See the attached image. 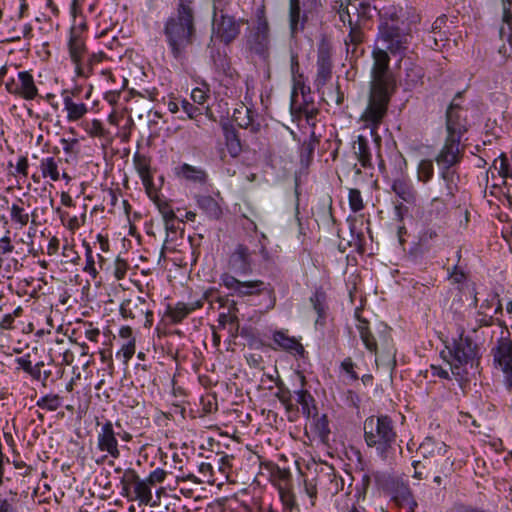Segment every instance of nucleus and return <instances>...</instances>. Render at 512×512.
<instances>
[{
    "instance_id": "1",
    "label": "nucleus",
    "mask_w": 512,
    "mask_h": 512,
    "mask_svg": "<svg viewBox=\"0 0 512 512\" xmlns=\"http://www.w3.org/2000/svg\"><path fill=\"white\" fill-rule=\"evenodd\" d=\"M368 103L360 119L369 127L372 134L387 114L391 95L395 90V80L389 72L390 57L385 49H374Z\"/></svg>"
},
{
    "instance_id": "2",
    "label": "nucleus",
    "mask_w": 512,
    "mask_h": 512,
    "mask_svg": "<svg viewBox=\"0 0 512 512\" xmlns=\"http://www.w3.org/2000/svg\"><path fill=\"white\" fill-rule=\"evenodd\" d=\"M162 33L171 56L180 63L186 61L197 35L194 0H178L176 11L165 21Z\"/></svg>"
},
{
    "instance_id": "3",
    "label": "nucleus",
    "mask_w": 512,
    "mask_h": 512,
    "mask_svg": "<svg viewBox=\"0 0 512 512\" xmlns=\"http://www.w3.org/2000/svg\"><path fill=\"white\" fill-rule=\"evenodd\" d=\"M382 22L379 25L378 40L385 50L393 55H403L411 42L412 26L420 21V16L412 8L403 9L394 5L380 10Z\"/></svg>"
},
{
    "instance_id": "4",
    "label": "nucleus",
    "mask_w": 512,
    "mask_h": 512,
    "mask_svg": "<svg viewBox=\"0 0 512 512\" xmlns=\"http://www.w3.org/2000/svg\"><path fill=\"white\" fill-rule=\"evenodd\" d=\"M364 439L375 448L377 456L391 464L395 458L397 433L392 419L386 415L370 416L364 421Z\"/></svg>"
},
{
    "instance_id": "5",
    "label": "nucleus",
    "mask_w": 512,
    "mask_h": 512,
    "mask_svg": "<svg viewBox=\"0 0 512 512\" xmlns=\"http://www.w3.org/2000/svg\"><path fill=\"white\" fill-rule=\"evenodd\" d=\"M442 356L459 383L467 381L470 370L476 369L479 364L477 345L470 337L462 335L451 347H447V352H442Z\"/></svg>"
},
{
    "instance_id": "6",
    "label": "nucleus",
    "mask_w": 512,
    "mask_h": 512,
    "mask_svg": "<svg viewBox=\"0 0 512 512\" xmlns=\"http://www.w3.org/2000/svg\"><path fill=\"white\" fill-rule=\"evenodd\" d=\"M372 478L378 486L390 492L392 499L400 506H408L413 510L417 503L410 487L404 482L393 480L389 475L381 472H373Z\"/></svg>"
},
{
    "instance_id": "7",
    "label": "nucleus",
    "mask_w": 512,
    "mask_h": 512,
    "mask_svg": "<svg viewBox=\"0 0 512 512\" xmlns=\"http://www.w3.org/2000/svg\"><path fill=\"white\" fill-rule=\"evenodd\" d=\"M447 451V445L444 442L429 437L426 438L418 448V453L424 459H433L435 461L444 459L440 472L445 476L451 475L454 465V461L451 460L450 457H446Z\"/></svg>"
},
{
    "instance_id": "8",
    "label": "nucleus",
    "mask_w": 512,
    "mask_h": 512,
    "mask_svg": "<svg viewBox=\"0 0 512 512\" xmlns=\"http://www.w3.org/2000/svg\"><path fill=\"white\" fill-rule=\"evenodd\" d=\"M223 9L224 7L215 11L213 8V33L221 42L229 44L240 34L241 23L232 16L221 14L218 17L217 13H222Z\"/></svg>"
},
{
    "instance_id": "9",
    "label": "nucleus",
    "mask_w": 512,
    "mask_h": 512,
    "mask_svg": "<svg viewBox=\"0 0 512 512\" xmlns=\"http://www.w3.org/2000/svg\"><path fill=\"white\" fill-rule=\"evenodd\" d=\"M120 314L125 319H145V326H151L153 322V312L150 309L149 303L140 296L124 300L120 305Z\"/></svg>"
},
{
    "instance_id": "10",
    "label": "nucleus",
    "mask_w": 512,
    "mask_h": 512,
    "mask_svg": "<svg viewBox=\"0 0 512 512\" xmlns=\"http://www.w3.org/2000/svg\"><path fill=\"white\" fill-rule=\"evenodd\" d=\"M220 281L239 297L259 295L264 290V282L261 280L240 281L228 273L222 274Z\"/></svg>"
},
{
    "instance_id": "11",
    "label": "nucleus",
    "mask_w": 512,
    "mask_h": 512,
    "mask_svg": "<svg viewBox=\"0 0 512 512\" xmlns=\"http://www.w3.org/2000/svg\"><path fill=\"white\" fill-rule=\"evenodd\" d=\"M100 429L97 433V448L101 452H105L107 456L117 459L120 457V449L117 439V434L114 430L113 423L110 420L100 424Z\"/></svg>"
},
{
    "instance_id": "12",
    "label": "nucleus",
    "mask_w": 512,
    "mask_h": 512,
    "mask_svg": "<svg viewBox=\"0 0 512 512\" xmlns=\"http://www.w3.org/2000/svg\"><path fill=\"white\" fill-rule=\"evenodd\" d=\"M440 168V179L442 183H440V193L439 195L433 197L431 204H441L444 205L448 201H450L456 191L458 190V180L459 176L457 172L453 169V167H439Z\"/></svg>"
},
{
    "instance_id": "13",
    "label": "nucleus",
    "mask_w": 512,
    "mask_h": 512,
    "mask_svg": "<svg viewBox=\"0 0 512 512\" xmlns=\"http://www.w3.org/2000/svg\"><path fill=\"white\" fill-rule=\"evenodd\" d=\"M357 330L366 349L371 353L377 354L378 344L387 345L389 342V332L387 326H383L377 332L371 331L368 322L365 319H358Z\"/></svg>"
},
{
    "instance_id": "14",
    "label": "nucleus",
    "mask_w": 512,
    "mask_h": 512,
    "mask_svg": "<svg viewBox=\"0 0 512 512\" xmlns=\"http://www.w3.org/2000/svg\"><path fill=\"white\" fill-rule=\"evenodd\" d=\"M212 303L214 301L219 303L220 307H227V312H222L219 314L218 323L220 327L225 328L226 325L229 326V334L232 338H236L239 333V318H238V308L235 301L229 302L227 298L220 297L214 291V295L212 296Z\"/></svg>"
},
{
    "instance_id": "15",
    "label": "nucleus",
    "mask_w": 512,
    "mask_h": 512,
    "mask_svg": "<svg viewBox=\"0 0 512 512\" xmlns=\"http://www.w3.org/2000/svg\"><path fill=\"white\" fill-rule=\"evenodd\" d=\"M461 139L446 136L444 145L435 157V161L439 167H454L460 163L464 147L460 146Z\"/></svg>"
},
{
    "instance_id": "16",
    "label": "nucleus",
    "mask_w": 512,
    "mask_h": 512,
    "mask_svg": "<svg viewBox=\"0 0 512 512\" xmlns=\"http://www.w3.org/2000/svg\"><path fill=\"white\" fill-rule=\"evenodd\" d=\"M493 361L496 368L504 371L512 364V339L507 327L501 331V336L492 349Z\"/></svg>"
},
{
    "instance_id": "17",
    "label": "nucleus",
    "mask_w": 512,
    "mask_h": 512,
    "mask_svg": "<svg viewBox=\"0 0 512 512\" xmlns=\"http://www.w3.org/2000/svg\"><path fill=\"white\" fill-rule=\"evenodd\" d=\"M463 113L464 110L454 99L446 111L447 136L462 139L463 135L467 132V121Z\"/></svg>"
},
{
    "instance_id": "18",
    "label": "nucleus",
    "mask_w": 512,
    "mask_h": 512,
    "mask_svg": "<svg viewBox=\"0 0 512 512\" xmlns=\"http://www.w3.org/2000/svg\"><path fill=\"white\" fill-rule=\"evenodd\" d=\"M248 42L251 49L257 54L265 55L267 53L270 44L269 24L263 13L258 15Z\"/></svg>"
},
{
    "instance_id": "19",
    "label": "nucleus",
    "mask_w": 512,
    "mask_h": 512,
    "mask_svg": "<svg viewBox=\"0 0 512 512\" xmlns=\"http://www.w3.org/2000/svg\"><path fill=\"white\" fill-rule=\"evenodd\" d=\"M5 86L9 93L18 95L25 100H33L38 95L34 78L28 71L19 72L18 81L12 79Z\"/></svg>"
},
{
    "instance_id": "20",
    "label": "nucleus",
    "mask_w": 512,
    "mask_h": 512,
    "mask_svg": "<svg viewBox=\"0 0 512 512\" xmlns=\"http://www.w3.org/2000/svg\"><path fill=\"white\" fill-rule=\"evenodd\" d=\"M213 295L214 290L211 289L206 291L199 300L190 303L178 302L175 306H168L166 314L173 323H180L190 313L201 308L204 302H209L212 305Z\"/></svg>"
},
{
    "instance_id": "21",
    "label": "nucleus",
    "mask_w": 512,
    "mask_h": 512,
    "mask_svg": "<svg viewBox=\"0 0 512 512\" xmlns=\"http://www.w3.org/2000/svg\"><path fill=\"white\" fill-rule=\"evenodd\" d=\"M77 94L76 90H63L61 95L63 98L64 110L66 111V119L68 122H77L82 119L89 111L87 105L83 102L74 100Z\"/></svg>"
},
{
    "instance_id": "22",
    "label": "nucleus",
    "mask_w": 512,
    "mask_h": 512,
    "mask_svg": "<svg viewBox=\"0 0 512 512\" xmlns=\"http://www.w3.org/2000/svg\"><path fill=\"white\" fill-rule=\"evenodd\" d=\"M251 252L243 244H239L235 251L231 254L229 265L237 274H248L251 272Z\"/></svg>"
},
{
    "instance_id": "23",
    "label": "nucleus",
    "mask_w": 512,
    "mask_h": 512,
    "mask_svg": "<svg viewBox=\"0 0 512 512\" xmlns=\"http://www.w3.org/2000/svg\"><path fill=\"white\" fill-rule=\"evenodd\" d=\"M60 163V158H55L52 156L42 158L40 160L39 168L43 178H49L54 182L60 180V178L69 181L70 177L66 172H63L62 174L60 173Z\"/></svg>"
},
{
    "instance_id": "24",
    "label": "nucleus",
    "mask_w": 512,
    "mask_h": 512,
    "mask_svg": "<svg viewBox=\"0 0 512 512\" xmlns=\"http://www.w3.org/2000/svg\"><path fill=\"white\" fill-rule=\"evenodd\" d=\"M332 76V62L327 50L321 49L317 58V76L315 83L318 88L323 87Z\"/></svg>"
},
{
    "instance_id": "25",
    "label": "nucleus",
    "mask_w": 512,
    "mask_h": 512,
    "mask_svg": "<svg viewBox=\"0 0 512 512\" xmlns=\"http://www.w3.org/2000/svg\"><path fill=\"white\" fill-rule=\"evenodd\" d=\"M131 501H138L140 505H149L152 500V491L146 479H140L124 494Z\"/></svg>"
},
{
    "instance_id": "26",
    "label": "nucleus",
    "mask_w": 512,
    "mask_h": 512,
    "mask_svg": "<svg viewBox=\"0 0 512 512\" xmlns=\"http://www.w3.org/2000/svg\"><path fill=\"white\" fill-rule=\"evenodd\" d=\"M273 341L278 348L288 351L296 355H302L304 348L302 344L292 336H289L287 332L276 331L273 334Z\"/></svg>"
},
{
    "instance_id": "27",
    "label": "nucleus",
    "mask_w": 512,
    "mask_h": 512,
    "mask_svg": "<svg viewBox=\"0 0 512 512\" xmlns=\"http://www.w3.org/2000/svg\"><path fill=\"white\" fill-rule=\"evenodd\" d=\"M502 13L499 35L502 40L512 42V0H501Z\"/></svg>"
},
{
    "instance_id": "28",
    "label": "nucleus",
    "mask_w": 512,
    "mask_h": 512,
    "mask_svg": "<svg viewBox=\"0 0 512 512\" xmlns=\"http://www.w3.org/2000/svg\"><path fill=\"white\" fill-rule=\"evenodd\" d=\"M22 498L16 490L0 493V512H22Z\"/></svg>"
},
{
    "instance_id": "29",
    "label": "nucleus",
    "mask_w": 512,
    "mask_h": 512,
    "mask_svg": "<svg viewBox=\"0 0 512 512\" xmlns=\"http://www.w3.org/2000/svg\"><path fill=\"white\" fill-rule=\"evenodd\" d=\"M10 219L17 228L22 229L29 223L30 214L25 208V202L22 199H17L9 207Z\"/></svg>"
},
{
    "instance_id": "30",
    "label": "nucleus",
    "mask_w": 512,
    "mask_h": 512,
    "mask_svg": "<svg viewBox=\"0 0 512 512\" xmlns=\"http://www.w3.org/2000/svg\"><path fill=\"white\" fill-rule=\"evenodd\" d=\"M392 190L404 202L412 204L417 199V191L412 183L404 179H396L392 184Z\"/></svg>"
},
{
    "instance_id": "31",
    "label": "nucleus",
    "mask_w": 512,
    "mask_h": 512,
    "mask_svg": "<svg viewBox=\"0 0 512 512\" xmlns=\"http://www.w3.org/2000/svg\"><path fill=\"white\" fill-rule=\"evenodd\" d=\"M305 16L301 17L300 0H289V24L292 35L304 28Z\"/></svg>"
},
{
    "instance_id": "32",
    "label": "nucleus",
    "mask_w": 512,
    "mask_h": 512,
    "mask_svg": "<svg viewBox=\"0 0 512 512\" xmlns=\"http://www.w3.org/2000/svg\"><path fill=\"white\" fill-rule=\"evenodd\" d=\"M133 163L138 172L144 186L151 184L150 159L143 154L135 153Z\"/></svg>"
},
{
    "instance_id": "33",
    "label": "nucleus",
    "mask_w": 512,
    "mask_h": 512,
    "mask_svg": "<svg viewBox=\"0 0 512 512\" xmlns=\"http://www.w3.org/2000/svg\"><path fill=\"white\" fill-rule=\"evenodd\" d=\"M69 55L74 64L82 61L86 53L83 39L74 31L71 32L69 43Z\"/></svg>"
},
{
    "instance_id": "34",
    "label": "nucleus",
    "mask_w": 512,
    "mask_h": 512,
    "mask_svg": "<svg viewBox=\"0 0 512 512\" xmlns=\"http://www.w3.org/2000/svg\"><path fill=\"white\" fill-rule=\"evenodd\" d=\"M223 134L228 153L231 157H237L242 151V146L236 131L232 127L224 125Z\"/></svg>"
},
{
    "instance_id": "35",
    "label": "nucleus",
    "mask_w": 512,
    "mask_h": 512,
    "mask_svg": "<svg viewBox=\"0 0 512 512\" xmlns=\"http://www.w3.org/2000/svg\"><path fill=\"white\" fill-rule=\"evenodd\" d=\"M198 206L213 219H218L221 214V208L218 202L211 196H200L197 200Z\"/></svg>"
},
{
    "instance_id": "36",
    "label": "nucleus",
    "mask_w": 512,
    "mask_h": 512,
    "mask_svg": "<svg viewBox=\"0 0 512 512\" xmlns=\"http://www.w3.org/2000/svg\"><path fill=\"white\" fill-rule=\"evenodd\" d=\"M223 84L226 87L225 94L231 98H236L239 96L241 92V87H239V75L235 70H228L225 73V77L222 79Z\"/></svg>"
},
{
    "instance_id": "37",
    "label": "nucleus",
    "mask_w": 512,
    "mask_h": 512,
    "mask_svg": "<svg viewBox=\"0 0 512 512\" xmlns=\"http://www.w3.org/2000/svg\"><path fill=\"white\" fill-rule=\"evenodd\" d=\"M354 147H356L355 154L357 155V158H358L359 162L361 163V165L364 168L370 167L371 166V153L369 150V145H368L367 139L362 135L358 136Z\"/></svg>"
},
{
    "instance_id": "38",
    "label": "nucleus",
    "mask_w": 512,
    "mask_h": 512,
    "mask_svg": "<svg viewBox=\"0 0 512 512\" xmlns=\"http://www.w3.org/2000/svg\"><path fill=\"white\" fill-rule=\"evenodd\" d=\"M179 174L187 180L200 183L204 182L207 178V174L204 170L186 163L179 167Z\"/></svg>"
},
{
    "instance_id": "39",
    "label": "nucleus",
    "mask_w": 512,
    "mask_h": 512,
    "mask_svg": "<svg viewBox=\"0 0 512 512\" xmlns=\"http://www.w3.org/2000/svg\"><path fill=\"white\" fill-rule=\"evenodd\" d=\"M62 405V399L57 394H48L39 398L36 406L49 412L56 411Z\"/></svg>"
},
{
    "instance_id": "40",
    "label": "nucleus",
    "mask_w": 512,
    "mask_h": 512,
    "mask_svg": "<svg viewBox=\"0 0 512 512\" xmlns=\"http://www.w3.org/2000/svg\"><path fill=\"white\" fill-rule=\"evenodd\" d=\"M314 429L321 441L326 442L330 434L329 421L325 414L315 415L314 417Z\"/></svg>"
},
{
    "instance_id": "41",
    "label": "nucleus",
    "mask_w": 512,
    "mask_h": 512,
    "mask_svg": "<svg viewBox=\"0 0 512 512\" xmlns=\"http://www.w3.org/2000/svg\"><path fill=\"white\" fill-rule=\"evenodd\" d=\"M434 175L433 162L430 159H423L417 167V178L420 182L427 183Z\"/></svg>"
},
{
    "instance_id": "42",
    "label": "nucleus",
    "mask_w": 512,
    "mask_h": 512,
    "mask_svg": "<svg viewBox=\"0 0 512 512\" xmlns=\"http://www.w3.org/2000/svg\"><path fill=\"white\" fill-rule=\"evenodd\" d=\"M350 5L351 0H346L345 2L342 0H335L333 3V9L338 13L339 19L344 25H351L353 23L349 11Z\"/></svg>"
},
{
    "instance_id": "43",
    "label": "nucleus",
    "mask_w": 512,
    "mask_h": 512,
    "mask_svg": "<svg viewBox=\"0 0 512 512\" xmlns=\"http://www.w3.org/2000/svg\"><path fill=\"white\" fill-rule=\"evenodd\" d=\"M233 117L242 128H247L253 122V112L244 105L240 109L235 110Z\"/></svg>"
},
{
    "instance_id": "44",
    "label": "nucleus",
    "mask_w": 512,
    "mask_h": 512,
    "mask_svg": "<svg viewBox=\"0 0 512 512\" xmlns=\"http://www.w3.org/2000/svg\"><path fill=\"white\" fill-rule=\"evenodd\" d=\"M83 246L85 248V257H86V265L84 267V271L92 275L93 277H96L97 275V269H96V262L93 255L92 248L90 244L86 241H83Z\"/></svg>"
},
{
    "instance_id": "45",
    "label": "nucleus",
    "mask_w": 512,
    "mask_h": 512,
    "mask_svg": "<svg viewBox=\"0 0 512 512\" xmlns=\"http://www.w3.org/2000/svg\"><path fill=\"white\" fill-rule=\"evenodd\" d=\"M141 478L137 474V472L134 469H126L123 473V476L121 478V485L124 494L128 492L129 489L135 485L137 481H139Z\"/></svg>"
},
{
    "instance_id": "46",
    "label": "nucleus",
    "mask_w": 512,
    "mask_h": 512,
    "mask_svg": "<svg viewBox=\"0 0 512 512\" xmlns=\"http://www.w3.org/2000/svg\"><path fill=\"white\" fill-rule=\"evenodd\" d=\"M297 402L301 405L302 413L310 417L311 403L313 402L312 396L307 390H299L296 392Z\"/></svg>"
},
{
    "instance_id": "47",
    "label": "nucleus",
    "mask_w": 512,
    "mask_h": 512,
    "mask_svg": "<svg viewBox=\"0 0 512 512\" xmlns=\"http://www.w3.org/2000/svg\"><path fill=\"white\" fill-rule=\"evenodd\" d=\"M154 202L157 205V208H158L159 212L161 213L164 221L176 219L174 210L172 209L171 205L166 200L156 197L154 199Z\"/></svg>"
},
{
    "instance_id": "48",
    "label": "nucleus",
    "mask_w": 512,
    "mask_h": 512,
    "mask_svg": "<svg viewBox=\"0 0 512 512\" xmlns=\"http://www.w3.org/2000/svg\"><path fill=\"white\" fill-rule=\"evenodd\" d=\"M349 206L353 212H359L364 208L361 192L358 189L349 190Z\"/></svg>"
},
{
    "instance_id": "49",
    "label": "nucleus",
    "mask_w": 512,
    "mask_h": 512,
    "mask_svg": "<svg viewBox=\"0 0 512 512\" xmlns=\"http://www.w3.org/2000/svg\"><path fill=\"white\" fill-rule=\"evenodd\" d=\"M494 167L501 177L512 178V165L509 164L505 156L502 155L498 160H495Z\"/></svg>"
},
{
    "instance_id": "50",
    "label": "nucleus",
    "mask_w": 512,
    "mask_h": 512,
    "mask_svg": "<svg viewBox=\"0 0 512 512\" xmlns=\"http://www.w3.org/2000/svg\"><path fill=\"white\" fill-rule=\"evenodd\" d=\"M348 26L350 28V32L345 40V44H353L354 46L360 44L363 41L364 36L361 28L357 25H354L353 23Z\"/></svg>"
},
{
    "instance_id": "51",
    "label": "nucleus",
    "mask_w": 512,
    "mask_h": 512,
    "mask_svg": "<svg viewBox=\"0 0 512 512\" xmlns=\"http://www.w3.org/2000/svg\"><path fill=\"white\" fill-rule=\"evenodd\" d=\"M60 143L62 145L63 151L66 154L76 158V156L79 153V147H78L79 141L77 139H65V138H62L60 140Z\"/></svg>"
},
{
    "instance_id": "52",
    "label": "nucleus",
    "mask_w": 512,
    "mask_h": 512,
    "mask_svg": "<svg viewBox=\"0 0 512 512\" xmlns=\"http://www.w3.org/2000/svg\"><path fill=\"white\" fill-rule=\"evenodd\" d=\"M209 97V88L206 84L194 88L191 92L192 100L197 104H204Z\"/></svg>"
},
{
    "instance_id": "53",
    "label": "nucleus",
    "mask_w": 512,
    "mask_h": 512,
    "mask_svg": "<svg viewBox=\"0 0 512 512\" xmlns=\"http://www.w3.org/2000/svg\"><path fill=\"white\" fill-rule=\"evenodd\" d=\"M85 130L92 137H102L105 134L103 124L98 119H94L90 123H87Z\"/></svg>"
},
{
    "instance_id": "54",
    "label": "nucleus",
    "mask_w": 512,
    "mask_h": 512,
    "mask_svg": "<svg viewBox=\"0 0 512 512\" xmlns=\"http://www.w3.org/2000/svg\"><path fill=\"white\" fill-rule=\"evenodd\" d=\"M324 300H325L324 294L321 292H318V291L315 292L310 298L313 308L318 313L319 317H322L324 314V310H325Z\"/></svg>"
},
{
    "instance_id": "55",
    "label": "nucleus",
    "mask_w": 512,
    "mask_h": 512,
    "mask_svg": "<svg viewBox=\"0 0 512 512\" xmlns=\"http://www.w3.org/2000/svg\"><path fill=\"white\" fill-rule=\"evenodd\" d=\"M135 344V340H130L126 341V343L122 345V348L118 352V355L121 354L123 356L124 362H128L133 357L135 353Z\"/></svg>"
},
{
    "instance_id": "56",
    "label": "nucleus",
    "mask_w": 512,
    "mask_h": 512,
    "mask_svg": "<svg viewBox=\"0 0 512 512\" xmlns=\"http://www.w3.org/2000/svg\"><path fill=\"white\" fill-rule=\"evenodd\" d=\"M128 269V264L125 260L117 258L114 263V276L117 280L125 277Z\"/></svg>"
},
{
    "instance_id": "57",
    "label": "nucleus",
    "mask_w": 512,
    "mask_h": 512,
    "mask_svg": "<svg viewBox=\"0 0 512 512\" xmlns=\"http://www.w3.org/2000/svg\"><path fill=\"white\" fill-rule=\"evenodd\" d=\"M329 481H330V492L332 494H337L339 491H342L344 488V481L341 477L337 476L336 474L332 473L328 475Z\"/></svg>"
},
{
    "instance_id": "58",
    "label": "nucleus",
    "mask_w": 512,
    "mask_h": 512,
    "mask_svg": "<svg viewBox=\"0 0 512 512\" xmlns=\"http://www.w3.org/2000/svg\"><path fill=\"white\" fill-rule=\"evenodd\" d=\"M166 475H167V473L165 470H163L161 468H157L149 474V476L146 478V480L149 483V485L151 486V485H154L157 483H162L165 480Z\"/></svg>"
},
{
    "instance_id": "59",
    "label": "nucleus",
    "mask_w": 512,
    "mask_h": 512,
    "mask_svg": "<svg viewBox=\"0 0 512 512\" xmlns=\"http://www.w3.org/2000/svg\"><path fill=\"white\" fill-rule=\"evenodd\" d=\"M14 250V245L11 242V238L9 236V232L2 238H0V255H7L12 253Z\"/></svg>"
},
{
    "instance_id": "60",
    "label": "nucleus",
    "mask_w": 512,
    "mask_h": 512,
    "mask_svg": "<svg viewBox=\"0 0 512 512\" xmlns=\"http://www.w3.org/2000/svg\"><path fill=\"white\" fill-rule=\"evenodd\" d=\"M279 493H280V499H281L283 505L286 508L292 509L295 505L294 495L289 490H285L282 488L279 490Z\"/></svg>"
},
{
    "instance_id": "61",
    "label": "nucleus",
    "mask_w": 512,
    "mask_h": 512,
    "mask_svg": "<svg viewBox=\"0 0 512 512\" xmlns=\"http://www.w3.org/2000/svg\"><path fill=\"white\" fill-rule=\"evenodd\" d=\"M92 71V65H89V63L80 61L75 64V72L77 76L87 78L89 77L90 73Z\"/></svg>"
},
{
    "instance_id": "62",
    "label": "nucleus",
    "mask_w": 512,
    "mask_h": 512,
    "mask_svg": "<svg viewBox=\"0 0 512 512\" xmlns=\"http://www.w3.org/2000/svg\"><path fill=\"white\" fill-rule=\"evenodd\" d=\"M277 387H278V392L276 393V397L284 404L286 405L287 407L290 406V402H291V394H290V391L288 389H286L285 387H283V385H279L277 384Z\"/></svg>"
},
{
    "instance_id": "63",
    "label": "nucleus",
    "mask_w": 512,
    "mask_h": 512,
    "mask_svg": "<svg viewBox=\"0 0 512 512\" xmlns=\"http://www.w3.org/2000/svg\"><path fill=\"white\" fill-rule=\"evenodd\" d=\"M477 323L479 327L493 324V314L487 311H478Z\"/></svg>"
},
{
    "instance_id": "64",
    "label": "nucleus",
    "mask_w": 512,
    "mask_h": 512,
    "mask_svg": "<svg viewBox=\"0 0 512 512\" xmlns=\"http://www.w3.org/2000/svg\"><path fill=\"white\" fill-rule=\"evenodd\" d=\"M473 506L462 502H454L447 512H471Z\"/></svg>"
}]
</instances>
